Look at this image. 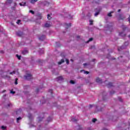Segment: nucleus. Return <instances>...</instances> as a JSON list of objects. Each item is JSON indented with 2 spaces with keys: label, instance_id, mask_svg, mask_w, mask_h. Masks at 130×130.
<instances>
[{
  "label": "nucleus",
  "instance_id": "obj_30",
  "mask_svg": "<svg viewBox=\"0 0 130 130\" xmlns=\"http://www.w3.org/2000/svg\"><path fill=\"white\" fill-rule=\"evenodd\" d=\"M1 128H2V129H6V126H2Z\"/></svg>",
  "mask_w": 130,
  "mask_h": 130
},
{
  "label": "nucleus",
  "instance_id": "obj_37",
  "mask_svg": "<svg viewBox=\"0 0 130 130\" xmlns=\"http://www.w3.org/2000/svg\"><path fill=\"white\" fill-rule=\"evenodd\" d=\"M83 66H84V67H86V66H87V63H84V64H83Z\"/></svg>",
  "mask_w": 130,
  "mask_h": 130
},
{
  "label": "nucleus",
  "instance_id": "obj_15",
  "mask_svg": "<svg viewBox=\"0 0 130 130\" xmlns=\"http://www.w3.org/2000/svg\"><path fill=\"white\" fill-rule=\"evenodd\" d=\"M38 0H30L31 4H35Z\"/></svg>",
  "mask_w": 130,
  "mask_h": 130
},
{
  "label": "nucleus",
  "instance_id": "obj_9",
  "mask_svg": "<svg viewBox=\"0 0 130 130\" xmlns=\"http://www.w3.org/2000/svg\"><path fill=\"white\" fill-rule=\"evenodd\" d=\"M19 5L22 7H24L26 5V2H22L21 3H20Z\"/></svg>",
  "mask_w": 130,
  "mask_h": 130
},
{
  "label": "nucleus",
  "instance_id": "obj_5",
  "mask_svg": "<svg viewBox=\"0 0 130 130\" xmlns=\"http://www.w3.org/2000/svg\"><path fill=\"white\" fill-rule=\"evenodd\" d=\"M71 26H72V25L71 24V23H65L64 24V27L65 28H66V29H68V28H70V27H71Z\"/></svg>",
  "mask_w": 130,
  "mask_h": 130
},
{
  "label": "nucleus",
  "instance_id": "obj_29",
  "mask_svg": "<svg viewBox=\"0 0 130 130\" xmlns=\"http://www.w3.org/2000/svg\"><path fill=\"white\" fill-rule=\"evenodd\" d=\"M70 84H75V82H74V81H73V80H71V81H70Z\"/></svg>",
  "mask_w": 130,
  "mask_h": 130
},
{
  "label": "nucleus",
  "instance_id": "obj_7",
  "mask_svg": "<svg viewBox=\"0 0 130 130\" xmlns=\"http://www.w3.org/2000/svg\"><path fill=\"white\" fill-rule=\"evenodd\" d=\"M12 3H13L12 0H7L6 2V5H10Z\"/></svg>",
  "mask_w": 130,
  "mask_h": 130
},
{
  "label": "nucleus",
  "instance_id": "obj_24",
  "mask_svg": "<svg viewBox=\"0 0 130 130\" xmlns=\"http://www.w3.org/2000/svg\"><path fill=\"white\" fill-rule=\"evenodd\" d=\"M15 85H18V79H17V78H16V79H15Z\"/></svg>",
  "mask_w": 130,
  "mask_h": 130
},
{
  "label": "nucleus",
  "instance_id": "obj_3",
  "mask_svg": "<svg viewBox=\"0 0 130 130\" xmlns=\"http://www.w3.org/2000/svg\"><path fill=\"white\" fill-rule=\"evenodd\" d=\"M50 26H51L50 22H47L44 25V27H46V28H48V27H50Z\"/></svg>",
  "mask_w": 130,
  "mask_h": 130
},
{
  "label": "nucleus",
  "instance_id": "obj_47",
  "mask_svg": "<svg viewBox=\"0 0 130 130\" xmlns=\"http://www.w3.org/2000/svg\"><path fill=\"white\" fill-rule=\"evenodd\" d=\"M37 92H38V89H37Z\"/></svg>",
  "mask_w": 130,
  "mask_h": 130
},
{
  "label": "nucleus",
  "instance_id": "obj_10",
  "mask_svg": "<svg viewBox=\"0 0 130 130\" xmlns=\"http://www.w3.org/2000/svg\"><path fill=\"white\" fill-rule=\"evenodd\" d=\"M40 40H41L42 41L44 40V39H45V36H43L42 37H41L40 38H39Z\"/></svg>",
  "mask_w": 130,
  "mask_h": 130
},
{
  "label": "nucleus",
  "instance_id": "obj_12",
  "mask_svg": "<svg viewBox=\"0 0 130 130\" xmlns=\"http://www.w3.org/2000/svg\"><path fill=\"white\" fill-rule=\"evenodd\" d=\"M72 121H73V122H76V121H78V119H76V118H73L71 119Z\"/></svg>",
  "mask_w": 130,
  "mask_h": 130
},
{
  "label": "nucleus",
  "instance_id": "obj_31",
  "mask_svg": "<svg viewBox=\"0 0 130 130\" xmlns=\"http://www.w3.org/2000/svg\"><path fill=\"white\" fill-rule=\"evenodd\" d=\"M66 63H67V64H69V59H66Z\"/></svg>",
  "mask_w": 130,
  "mask_h": 130
},
{
  "label": "nucleus",
  "instance_id": "obj_43",
  "mask_svg": "<svg viewBox=\"0 0 130 130\" xmlns=\"http://www.w3.org/2000/svg\"><path fill=\"white\" fill-rule=\"evenodd\" d=\"M77 38H80V36H78L77 37Z\"/></svg>",
  "mask_w": 130,
  "mask_h": 130
},
{
  "label": "nucleus",
  "instance_id": "obj_33",
  "mask_svg": "<svg viewBox=\"0 0 130 130\" xmlns=\"http://www.w3.org/2000/svg\"><path fill=\"white\" fill-rule=\"evenodd\" d=\"M84 74H86V75H88L89 74V72L88 71H84Z\"/></svg>",
  "mask_w": 130,
  "mask_h": 130
},
{
  "label": "nucleus",
  "instance_id": "obj_44",
  "mask_svg": "<svg viewBox=\"0 0 130 130\" xmlns=\"http://www.w3.org/2000/svg\"><path fill=\"white\" fill-rule=\"evenodd\" d=\"M103 130H108L107 129H106V128H104V129H103Z\"/></svg>",
  "mask_w": 130,
  "mask_h": 130
},
{
  "label": "nucleus",
  "instance_id": "obj_19",
  "mask_svg": "<svg viewBox=\"0 0 130 130\" xmlns=\"http://www.w3.org/2000/svg\"><path fill=\"white\" fill-rule=\"evenodd\" d=\"M47 19H48V20H51V17L50 16V15L49 14L47 15Z\"/></svg>",
  "mask_w": 130,
  "mask_h": 130
},
{
  "label": "nucleus",
  "instance_id": "obj_32",
  "mask_svg": "<svg viewBox=\"0 0 130 130\" xmlns=\"http://www.w3.org/2000/svg\"><path fill=\"white\" fill-rule=\"evenodd\" d=\"M96 120H97V119H93L92 120V122H96Z\"/></svg>",
  "mask_w": 130,
  "mask_h": 130
},
{
  "label": "nucleus",
  "instance_id": "obj_13",
  "mask_svg": "<svg viewBox=\"0 0 130 130\" xmlns=\"http://www.w3.org/2000/svg\"><path fill=\"white\" fill-rule=\"evenodd\" d=\"M17 35H18V36H22V35L23 34L22 33V32L19 31L16 33Z\"/></svg>",
  "mask_w": 130,
  "mask_h": 130
},
{
  "label": "nucleus",
  "instance_id": "obj_40",
  "mask_svg": "<svg viewBox=\"0 0 130 130\" xmlns=\"http://www.w3.org/2000/svg\"><path fill=\"white\" fill-rule=\"evenodd\" d=\"M71 61H74V60H73V59H71Z\"/></svg>",
  "mask_w": 130,
  "mask_h": 130
},
{
  "label": "nucleus",
  "instance_id": "obj_2",
  "mask_svg": "<svg viewBox=\"0 0 130 130\" xmlns=\"http://www.w3.org/2000/svg\"><path fill=\"white\" fill-rule=\"evenodd\" d=\"M95 81L96 83H99V84L102 83V80L99 77L96 78Z\"/></svg>",
  "mask_w": 130,
  "mask_h": 130
},
{
  "label": "nucleus",
  "instance_id": "obj_25",
  "mask_svg": "<svg viewBox=\"0 0 130 130\" xmlns=\"http://www.w3.org/2000/svg\"><path fill=\"white\" fill-rule=\"evenodd\" d=\"M23 54H26V53H28V51H23L22 52Z\"/></svg>",
  "mask_w": 130,
  "mask_h": 130
},
{
  "label": "nucleus",
  "instance_id": "obj_20",
  "mask_svg": "<svg viewBox=\"0 0 130 130\" xmlns=\"http://www.w3.org/2000/svg\"><path fill=\"white\" fill-rule=\"evenodd\" d=\"M20 119H22V117H19L17 118V122H19V121L20 120Z\"/></svg>",
  "mask_w": 130,
  "mask_h": 130
},
{
  "label": "nucleus",
  "instance_id": "obj_6",
  "mask_svg": "<svg viewBox=\"0 0 130 130\" xmlns=\"http://www.w3.org/2000/svg\"><path fill=\"white\" fill-rule=\"evenodd\" d=\"M56 80L58 81V82H59V81H63V78H62L61 76H59L56 78Z\"/></svg>",
  "mask_w": 130,
  "mask_h": 130
},
{
  "label": "nucleus",
  "instance_id": "obj_39",
  "mask_svg": "<svg viewBox=\"0 0 130 130\" xmlns=\"http://www.w3.org/2000/svg\"><path fill=\"white\" fill-rule=\"evenodd\" d=\"M41 51H42V52H41V53H43L44 50H41Z\"/></svg>",
  "mask_w": 130,
  "mask_h": 130
},
{
  "label": "nucleus",
  "instance_id": "obj_38",
  "mask_svg": "<svg viewBox=\"0 0 130 130\" xmlns=\"http://www.w3.org/2000/svg\"><path fill=\"white\" fill-rule=\"evenodd\" d=\"M125 45H128V43L127 42L125 43Z\"/></svg>",
  "mask_w": 130,
  "mask_h": 130
},
{
  "label": "nucleus",
  "instance_id": "obj_45",
  "mask_svg": "<svg viewBox=\"0 0 130 130\" xmlns=\"http://www.w3.org/2000/svg\"><path fill=\"white\" fill-rule=\"evenodd\" d=\"M94 60H95V59H93V61H94Z\"/></svg>",
  "mask_w": 130,
  "mask_h": 130
},
{
  "label": "nucleus",
  "instance_id": "obj_46",
  "mask_svg": "<svg viewBox=\"0 0 130 130\" xmlns=\"http://www.w3.org/2000/svg\"><path fill=\"white\" fill-rule=\"evenodd\" d=\"M3 92H6V90H4Z\"/></svg>",
  "mask_w": 130,
  "mask_h": 130
},
{
  "label": "nucleus",
  "instance_id": "obj_16",
  "mask_svg": "<svg viewBox=\"0 0 130 130\" xmlns=\"http://www.w3.org/2000/svg\"><path fill=\"white\" fill-rule=\"evenodd\" d=\"M67 18H68L69 19H73V16L70 14H68L67 16Z\"/></svg>",
  "mask_w": 130,
  "mask_h": 130
},
{
  "label": "nucleus",
  "instance_id": "obj_17",
  "mask_svg": "<svg viewBox=\"0 0 130 130\" xmlns=\"http://www.w3.org/2000/svg\"><path fill=\"white\" fill-rule=\"evenodd\" d=\"M111 14H113V11L111 12L110 13H109V14H108V17H111L112 15H111Z\"/></svg>",
  "mask_w": 130,
  "mask_h": 130
},
{
  "label": "nucleus",
  "instance_id": "obj_4",
  "mask_svg": "<svg viewBox=\"0 0 130 130\" xmlns=\"http://www.w3.org/2000/svg\"><path fill=\"white\" fill-rule=\"evenodd\" d=\"M122 29H123V31H125V33H126V32H127V31H129L128 28H127V27H126L125 26H124V25H123V26H122Z\"/></svg>",
  "mask_w": 130,
  "mask_h": 130
},
{
  "label": "nucleus",
  "instance_id": "obj_11",
  "mask_svg": "<svg viewBox=\"0 0 130 130\" xmlns=\"http://www.w3.org/2000/svg\"><path fill=\"white\" fill-rule=\"evenodd\" d=\"M119 34L120 36H122V37L125 36V35H126V34H123V32H120L119 33Z\"/></svg>",
  "mask_w": 130,
  "mask_h": 130
},
{
  "label": "nucleus",
  "instance_id": "obj_21",
  "mask_svg": "<svg viewBox=\"0 0 130 130\" xmlns=\"http://www.w3.org/2000/svg\"><path fill=\"white\" fill-rule=\"evenodd\" d=\"M100 11H99V12H96L94 14L95 17H96V16H98V15H99V13H100Z\"/></svg>",
  "mask_w": 130,
  "mask_h": 130
},
{
  "label": "nucleus",
  "instance_id": "obj_35",
  "mask_svg": "<svg viewBox=\"0 0 130 130\" xmlns=\"http://www.w3.org/2000/svg\"><path fill=\"white\" fill-rule=\"evenodd\" d=\"M21 22V20H19L17 21V24H20V22Z\"/></svg>",
  "mask_w": 130,
  "mask_h": 130
},
{
  "label": "nucleus",
  "instance_id": "obj_41",
  "mask_svg": "<svg viewBox=\"0 0 130 130\" xmlns=\"http://www.w3.org/2000/svg\"><path fill=\"white\" fill-rule=\"evenodd\" d=\"M120 9H119L118 10V12L119 13V12H120Z\"/></svg>",
  "mask_w": 130,
  "mask_h": 130
},
{
  "label": "nucleus",
  "instance_id": "obj_28",
  "mask_svg": "<svg viewBox=\"0 0 130 130\" xmlns=\"http://www.w3.org/2000/svg\"><path fill=\"white\" fill-rule=\"evenodd\" d=\"M93 24V21L89 20V25H92Z\"/></svg>",
  "mask_w": 130,
  "mask_h": 130
},
{
  "label": "nucleus",
  "instance_id": "obj_27",
  "mask_svg": "<svg viewBox=\"0 0 130 130\" xmlns=\"http://www.w3.org/2000/svg\"><path fill=\"white\" fill-rule=\"evenodd\" d=\"M18 59H21V56L18 55V54L16 55Z\"/></svg>",
  "mask_w": 130,
  "mask_h": 130
},
{
  "label": "nucleus",
  "instance_id": "obj_18",
  "mask_svg": "<svg viewBox=\"0 0 130 130\" xmlns=\"http://www.w3.org/2000/svg\"><path fill=\"white\" fill-rule=\"evenodd\" d=\"M38 19H39L40 20L42 18V16H41V14H38Z\"/></svg>",
  "mask_w": 130,
  "mask_h": 130
},
{
  "label": "nucleus",
  "instance_id": "obj_14",
  "mask_svg": "<svg viewBox=\"0 0 130 130\" xmlns=\"http://www.w3.org/2000/svg\"><path fill=\"white\" fill-rule=\"evenodd\" d=\"M110 87H112V83L109 82L108 84V87L110 88Z\"/></svg>",
  "mask_w": 130,
  "mask_h": 130
},
{
  "label": "nucleus",
  "instance_id": "obj_1",
  "mask_svg": "<svg viewBox=\"0 0 130 130\" xmlns=\"http://www.w3.org/2000/svg\"><path fill=\"white\" fill-rule=\"evenodd\" d=\"M24 78L26 80H31L32 79V75L30 74H27L24 76Z\"/></svg>",
  "mask_w": 130,
  "mask_h": 130
},
{
  "label": "nucleus",
  "instance_id": "obj_23",
  "mask_svg": "<svg viewBox=\"0 0 130 130\" xmlns=\"http://www.w3.org/2000/svg\"><path fill=\"white\" fill-rule=\"evenodd\" d=\"M15 74H16V72L15 71H13L12 72L10 73V75H14Z\"/></svg>",
  "mask_w": 130,
  "mask_h": 130
},
{
  "label": "nucleus",
  "instance_id": "obj_8",
  "mask_svg": "<svg viewBox=\"0 0 130 130\" xmlns=\"http://www.w3.org/2000/svg\"><path fill=\"white\" fill-rule=\"evenodd\" d=\"M64 62V59H62L60 61L58 62V64H61V63H63Z\"/></svg>",
  "mask_w": 130,
  "mask_h": 130
},
{
  "label": "nucleus",
  "instance_id": "obj_34",
  "mask_svg": "<svg viewBox=\"0 0 130 130\" xmlns=\"http://www.w3.org/2000/svg\"><path fill=\"white\" fill-rule=\"evenodd\" d=\"M10 93H11V94H15L16 92H15V91H10Z\"/></svg>",
  "mask_w": 130,
  "mask_h": 130
},
{
  "label": "nucleus",
  "instance_id": "obj_26",
  "mask_svg": "<svg viewBox=\"0 0 130 130\" xmlns=\"http://www.w3.org/2000/svg\"><path fill=\"white\" fill-rule=\"evenodd\" d=\"M92 40H93V38H90L89 39V40L87 42V43H88L89 42H90V41H92Z\"/></svg>",
  "mask_w": 130,
  "mask_h": 130
},
{
  "label": "nucleus",
  "instance_id": "obj_36",
  "mask_svg": "<svg viewBox=\"0 0 130 130\" xmlns=\"http://www.w3.org/2000/svg\"><path fill=\"white\" fill-rule=\"evenodd\" d=\"M49 92L50 93H51V94H52V90L50 89V90H49Z\"/></svg>",
  "mask_w": 130,
  "mask_h": 130
},
{
  "label": "nucleus",
  "instance_id": "obj_42",
  "mask_svg": "<svg viewBox=\"0 0 130 130\" xmlns=\"http://www.w3.org/2000/svg\"><path fill=\"white\" fill-rule=\"evenodd\" d=\"M8 106L9 107L11 106V104H8Z\"/></svg>",
  "mask_w": 130,
  "mask_h": 130
},
{
  "label": "nucleus",
  "instance_id": "obj_22",
  "mask_svg": "<svg viewBox=\"0 0 130 130\" xmlns=\"http://www.w3.org/2000/svg\"><path fill=\"white\" fill-rule=\"evenodd\" d=\"M29 13H31L32 15H34V14H35V12L32 10H30Z\"/></svg>",
  "mask_w": 130,
  "mask_h": 130
}]
</instances>
